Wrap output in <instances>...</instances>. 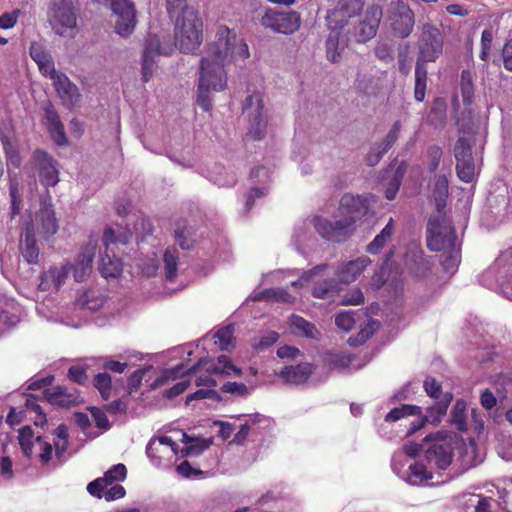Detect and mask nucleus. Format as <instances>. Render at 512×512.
Listing matches in <instances>:
<instances>
[{
    "label": "nucleus",
    "instance_id": "f257e3e1",
    "mask_svg": "<svg viewBox=\"0 0 512 512\" xmlns=\"http://www.w3.org/2000/svg\"><path fill=\"white\" fill-rule=\"evenodd\" d=\"M250 56L244 39L225 25L218 27L215 40L207 44L206 55L200 60L197 104L204 110L212 109V91H222L227 86L225 66L244 61Z\"/></svg>",
    "mask_w": 512,
    "mask_h": 512
},
{
    "label": "nucleus",
    "instance_id": "f03ea898",
    "mask_svg": "<svg viewBox=\"0 0 512 512\" xmlns=\"http://www.w3.org/2000/svg\"><path fill=\"white\" fill-rule=\"evenodd\" d=\"M443 39L439 29L425 25L421 34L419 58L415 67L414 98L422 102L426 93L427 69L426 62L435 61L442 53Z\"/></svg>",
    "mask_w": 512,
    "mask_h": 512
},
{
    "label": "nucleus",
    "instance_id": "7ed1b4c3",
    "mask_svg": "<svg viewBox=\"0 0 512 512\" xmlns=\"http://www.w3.org/2000/svg\"><path fill=\"white\" fill-rule=\"evenodd\" d=\"M203 23L195 10H186L175 20V45L184 53H195L203 41Z\"/></svg>",
    "mask_w": 512,
    "mask_h": 512
},
{
    "label": "nucleus",
    "instance_id": "20e7f679",
    "mask_svg": "<svg viewBox=\"0 0 512 512\" xmlns=\"http://www.w3.org/2000/svg\"><path fill=\"white\" fill-rule=\"evenodd\" d=\"M259 24L273 33L289 36L299 31L302 25V16L295 10L265 7L259 17Z\"/></svg>",
    "mask_w": 512,
    "mask_h": 512
},
{
    "label": "nucleus",
    "instance_id": "39448f33",
    "mask_svg": "<svg viewBox=\"0 0 512 512\" xmlns=\"http://www.w3.org/2000/svg\"><path fill=\"white\" fill-rule=\"evenodd\" d=\"M427 247L439 252L457 244L456 231L443 214L431 216L426 228Z\"/></svg>",
    "mask_w": 512,
    "mask_h": 512
},
{
    "label": "nucleus",
    "instance_id": "423d86ee",
    "mask_svg": "<svg viewBox=\"0 0 512 512\" xmlns=\"http://www.w3.org/2000/svg\"><path fill=\"white\" fill-rule=\"evenodd\" d=\"M132 239V232L124 230L116 235L114 229L108 227L103 233V244L105 246V256L101 257L99 271L105 278H115L122 272V261L120 258L109 255L111 245L123 244L127 245Z\"/></svg>",
    "mask_w": 512,
    "mask_h": 512
},
{
    "label": "nucleus",
    "instance_id": "0eeeda50",
    "mask_svg": "<svg viewBox=\"0 0 512 512\" xmlns=\"http://www.w3.org/2000/svg\"><path fill=\"white\" fill-rule=\"evenodd\" d=\"M77 0H51L48 19L57 34L63 36L67 29L77 26Z\"/></svg>",
    "mask_w": 512,
    "mask_h": 512
},
{
    "label": "nucleus",
    "instance_id": "6e6552de",
    "mask_svg": "<svg viewBox=\"0 0 512 512\" xmlns=\"http://www.w3.org/2000/svg\"><path fill=\"white\" fill-rule=\"evenodd\" d=\"M313 226L316 232L325 240L334 243H343L356 231L351 222L343 220L336 212L333 220L316 216L313 219Z\"/></svg>",
    "mask_w": 512,
    "mask_h": 512
},
{
    "label": "nucleus",
    "instance_id": "1a4fd4ad",
    "mask_svg": "<svg viewBox=\"0 0 512 512\" xmlns=\"http://www.w3.org/2000/svg\"><path fill=\"white\" fill-rule=\"evenodd\" d=\"M364 5V0H338L325 16L328 29L341 32L352 18L362 14Z\"/></svg>",
    "mask_w": 512,
    "mask_h": 512
},
{
    "label": "nucleus",
    "instance_id": "9d476101",
    "mask_svg": "<svg viewBox=\"0 0 512 512\" xmlns=\"http://www.w3.org/2000/svg\"><path fill=\"white\" fill-rule=\"evenodd\" d=\"M423 388L426 394L435 400V403L427 408V413L430 416L431 423L438 425L447 413L453 400V394L449 391L443 392L441 383L431 376L426 377Z\"/></svg>",
    "mask_w": 512,
    "mask_h": 512
},
{
    "label": "nucleus",
    "instance_id": "9b49d317",
    "mask_svg": "<svg viewBox=\"0 0 512 512\" xmlns=\"http://www.w3.org/2000/svg\"><path fill=\"white\" fill-rule=\"evenodd\" d=\"M383 17L381 6L372 4L354 26L353 36L357 43H366L372 40L379 29Z\"/></svg>",
    "mask_w": 512,
    "mask_h": 512
},
{
    "label": "nucleus",
    "instance_id": "f8f14e48",
    "mask_svg": "<svg viewBox=\"0 0 512 512\" xmlns=\"http://www.w3.org/2000/svg\"><path fill=\"white\" fill-rule=\"evenodd\" d=\"M389 21L395 34L401 38L408 37L415 23L414 13L403 0L391 2L389 6Z\"/></svg>",
    "mask_w": 512,
    "mask_h": 512
},
{
    "label": "nucleus",
    "instance_id": "ddd939ff",
    "mask_svg": "<svg viewBox=\"0 0 512 512\" xmlns=\"http://www.w3.org/2000/svg\"><path fill=\"white\" fill-rule=\"evenodd\" d=\"M112 11L115 15L114 29L121 37L130 36L136 27V9L130 0L112 1Z\"/></svg>",
    "mask_w": 512,
    "mask_h": 512
},
{
    "label": "nucleus",
    "instance_id": "4468645a",
    "mask_svg": "<svg viewBox=\"0 0 512 512\" xmlns=\"http://www.w3.org/2000/svg\"><path fill=\"white\" fill-rule=\"evenodd\" d=\"M172 45H162L157 35H149L146 38L144 52L142 57V79L143 82H148L154 72L156 61L155 57L159 55L168 56L173 52Z\"/></svg>",
    "mask_w": 512,
    "mask_h": 512
},
{
    "label": "nucleus",
    "instance_id": "2eb2a0df",
    "mask_svg": "<svg viewBox=\"0 0 512 512\" xmlns=\"http://www.w3.org/2000/svg\"><path fill=\"white\" fill-rule=\"evenodd\" d=\"M456 159V172L459 179L471 183L475 179V163L472 155V146L464 137L458 138L454 146Z\"/></svg>",
    "mask_w": 512,
    "mask_h": 512
},
{
    "label": "nucleus",
    "instance_id": "dca6fc26",
    "mask_svg": "<svg viewBox=\"0 0 512 512\" xmlns=\"http://www.w3.org/2000/svg\"><path fill=\"white\" fill-rule=\"evenodd\" d=\"M368 211V198L362 195L352 194L343 195L337 209L338 216L347 222H351L352 227H356V223L365 217Z\"/></svg>",
    "mask_w": 512,
    "mask_h": 512
},
{
    "label": "nucleus",
    "instance_id": "f3484780",
    "mask_svg": "<svg viewBox=\"0 0 512 512\" xmlns=\"http://www.w3.org/2000/svg\"><path fill=\"white\" fill-rule=\"evenodd\" d=\"M254 101L257 106L255 113H250V124L247 135L253 140H261L264 138L266 133L267 119L263 115V100L260 94L248 95L243 103V109L249 110L252 108Z\"/></svg>",
    "mask_w": 512,
    "mask_h": 512
},
{
    "label": "nucleus",
    "instance_id": "a211bd4d",
    "mask_svg": "<svg viewBox=\"0 0 512 512\" xmlns=\"http://www.w3.org/2000/svg\"><path fill=\"white\" fill-rule=\"evenodd\" d=\"M97 246V238L90 236L87 243L82 246L75 264L70 266L76 282L85 281L92 273Z\"/></svg>",
    "mask_w": 512,
    "mask_h": 512
},
{
    "label": "nucleus",
    "instance_id": "6ab92c4d",
    "mask_svg": "<svg viewBox=\"0 0 512 512\" xmlns=\"http://www.w3.org/2000/svg\"><path fill=\"white\" fill-rule=\"evenodd\" d=\"M127 469L124 464L113 465L108 471L104 473L103 477H99L91 481L87 485L88 493L93 497H100V492L103 489L113 485L116 482H121L126 479Z\"/></svg>",
    "mask_w": 512,
    "mask_h": 512
},
{
    "label": "nucleus",
    "instance_id": "aec40b11",
    "mask_svg": "<svg viewBox=\"0 0 512 512\" xmlns=\"http://www.w3.org/2000/svg\"><path fill=\"white\" fill-rule=\"evenodd\" d=\"M53 86L64 107L69 110L77 107L81 101V93L78 87L65 75H57Z\"/></svg>",
    "mask_w": 512,
    "mask_h": 512
},
{
    "label": "nucleus",
    "instance_id": "412c9836",
    "mask_svg": "<svg viewBox=\"0 0 512 512\" xmlns=\"http://www.w3.org/2000/svg\"><path fill=\"white\" fill-rule=\"evenodd\" d=\"M44 396L50 404L61 408H71L82 402L78 390H69L65 386H55L46 389Z\"/></svg>",
    "mask_w": 512,
    "mask_h": 512
},
{
    "label": "nucleus",
    "instance_id": "4be33fe9",
    "mask_svg": "<svg viewBox=\"0 0 512 512\" xmlns=\"http://www.w3.org/2000/svg\"><path fill=\"white\" fill-rule=\"evenodd\" d=\"M43 111V122L46 125L53 141L59 146L67 144L64 125L61 122L54 105L50 101H47L43 106Z\"/></svg>",
    "mask_w": 512,
    "mask_h": 512
},
{
    "label": "nucleus",
    "instance_id": "5701e85b",
    "mask_svg": "<svg viewBox=\"0 0 512 512\" xmlns=\"http://www.w3.org/2000/svg\"><path fill=\"white\" fill-rule=\"evenodd\" d=\"M35 159L38 163L39 179L43 186H55L59 181V171L56 161L44 151H36Z\"/></svg>",
    "mask_w": 512,
    "mask_h": 512
},
{
    "label": "nucleus",
    "instance_id": "b1692460",
    "mask_svg": "<svg viewBox=\"0 0 512 512\" xmlns=\"http://www.w3.org/2000/svg\"><path fill=\"white\" fill-rule=\"evenodd\" d=\"M453 455V447L450 443L437 441L429 446L425 457L430 464H434L438 469L446 470L452 463Z\"/></svg>",
    "mask_w": 512,
    "mask_h": 512
},
{
    "label": "nucleus",
    "instance_id": "393cba45",
    "mask_svg": "<svg viewBox=\"0 0 512 512\" xmlns=\"http://www.w3.org/2000/svg\"><path fill=\"white\" fill-rule=\"evenodd\" d=\"M314 369L313 364L302 362L297 365L284 366L277 375L287 384L299 385L311 377Z\"/></svg>",
    "mask_w": 512,
    "mask_h": 512
},
{
    "label": "nucleus",
    "instance_id": "a878e982",
    "mask_svg": "<svg viewBox=\"0 0 512 512\" xmlns=\"http://www.w3.org/2000/svg\"><path fill=\"white\" fill-rule=\"evenodd\" d=\"M20 251L27 263L36 264L38 262L40 250L36 242L33 222H28L25 226L21 235Z\"/></svg>",
    "mask_w": 512,
    "mask_h": 512
},
{
    "label": "nucleus",
    "instance_id": "bb28decb",
    "mask_svg": "<svg viewBox=\"0 0 512 512\" xmlns=\"http://www.w3.org/2000/svg\"><path fill=\"white\" fill-rule=\"evenodd\" d=\"M70 271L71 268L68 264L50 267L47 271L42 273L39 289L41 291H48L53 288L58 291L64 284Z\"/></svg>",
    "mask_w": 512,
    "mask_h": 512
},
{
    "label": "nucleus",
    "instance_id": "cd10ccee",
    "mask_svg": "<svg viewBox=\"0 0 512 512\" xmlns=\"http://www.w3.org/2000/svg\"><path fill=\"white\" fill-rule=\"evenodd\" d=\"M370 263L368 257H360L343 264L338 271L339 281L345 284L353 282Z\"/></svg>",
    "mask_w": 512,
    "mask_h": 512
},
{
    "label": "nucleus",
    "instance_id": "c85d7f7f",
    "mask_svg": "<svg viewBox=\"0 0 512 512\" xmlns=\"http://www.w3.org/2000/svg\"><path fill=\"white\" fill-rule=\"evenodd\" d=\"M40 233L45 240H48L58 231V222L54 210L50 206L42 207L36 216Z\"/></svg>",
    "mask_w": 512,
    "mask_h": 512
},
{
    "label": "nucleus",
    "instance_id": "c756f323",
    "mask_svg": "<svg viewBox=\"0 0 512 512\" xmlns=\"http://www.w3.org/2000/svg\"><path fill=\"white\" fill-rule=\"evenodd\" d=\"M394 221L392 218L388 221L386 226L379 234L367 245L366 251L370 254L377 255L386 246L387 242L391 240L394 234Z\"/></svg>",
    "mask_w": 512,
    "mask_h": 512
},
{
    "label": "nucleus",
    "instance_id": "7c9ffc66",
    "mask_svg": "<svg viewBox=\"0 0 512 512\" xmlns=\"http://www.w3.org/2000/svg\"><path fill=\"white\" fill-rule=\"evenodd\" d=\"M340 291V283L336 279H325L314 285L312 295L319 299H332L338 295Z\"/></svg>",
    "mask_w": 512,
    "mask_h": 512
},
{
    "label": "nucleus",
    "instance_id": "2f4dec72",
    "mask_svg": "<svg viewBox=\"0 0 512 512\" xmlns=\"http://www.w3.org/2000/svg\"><path fill=\"white\" fill-rule=\"evenodd\" d=\"M290 326L306 338L319 339L320 332L316 326L299 315L293 314L290 317Z\"/></svg>",
    "mask_w": 512,
    "mask_h": 512
},
{
    "label": "nucleus",
    "instance_id": "473e14b6",
    "mask_svg": "<svg viewBox=\"0 0 512 512\" xmlns=\"http://www.w3.org/2000/svg\"><path fill=\"white\" fill-rule=\"evenodd\" d=\"M448 188V179L446 176H439L435 181L432 192L438 214H442V211L446 206Z\"/></svg>",
    "mask_w": 512,
    "mask_h": 512
},
{
    "label": "nucleus",
    "instance_id": "72a5a7b5",
    "mask_svg": "<svg viewBox=\"0 0 512 512\" xmlns=\"http://www.w3.org/2000/svg\"><path fill=\"white\" fill-rule=\"evenodd\" d=\"M17 439L23 455L27 459H31L33 455V445L34 442H36L33 429L30 426L20 428Z\"/></svg>",
    "mask_w": 512,
    "mask_h": 512
},
{
    "label": "nucleus",
    "instance_id": "f704fd0d",
    "mask_svg": "<svg viewBox=\"0 0 512 512\" xmlns=\"http://www.w3.org/2000/svg\"><path fill=\"white\" fill-rule=\"evenodd\" d=\"M421 414V407L412 404H401L398 407L393 408L390 412L385 416L386 422H396L400 419L415 416Z\"/></svg>",
    "mask_w": 512,
    "mask_h": 512
},
{
    "label": "nucleus",
    "instance_id": "c9c22d12",
    "mask_svg": "<svg viewBox=\"0 0 512 512\" xmlns=\"http://www.w3.org/2000/svg\"><path fill=\"white\" fill-rule=\"evenodd\" d=\"M0 140L6 156L8 168L10 166H12L13 168H19L22 160L15 144L10 140V138L7 135L4 134L0 136Z\"/></svg>",
    "mask_w": 512,
    "mask_h": 512
},
{
    "label": "nucleus",
    "instance_id": "e433bc0d",
    "mask_svg": "<svg viewBox=\"0 0 512 512\" xmlns=\"http://www.w3.org/2000/svg\"><path fill=\"white\" fill-rule=\"evenodd\" d=\"M432 477V473L421 462H415L409 466L408 482L412 485H420Z\"/></svg>",
    "mask_w": 512,
    "mask_h": 512
},
{
    "label": "nucleus",
    "instance_id": "4c0bfd02",
    "mask_svg": "<svg viewBox=\"0 0 512 512\" xmlns=\"http://www.w3.org/2000/svg\"><path fill=\"white\" fill-rule=\"evenodd\" d=\"M474 75L470 70H463L461 73V95L465 105H471L474 100Z\"/></svg>",
    "mask_w": 512,
    "mask_h": 512
},
{
    "label": "nucleus",
    "instance_id": "58836bf2",
    "mask_svg": "<svg viewBox=\"0 0 512 512\" xmlns=\"http://www.w3.org/2000/svg\"><path fill=\"white\" fill-rule=\"evenodd\" d=\"M444 251L445 252L441 259V265L446 272H453L460 263V247H458L456 244L455 246L446 248Z\"/></svg>",
    "mask_w": 512,
    "mask_h": 512
},
{
    "label": "nucleus",
    "instance_id": "ea45409f",
    "mask_svg": "<svg viewBox=\"0 0 512 512\" xmlns=\"http://www.w3.org/2000/svg\"><path fill=\"white\" fill-rule=\"evenodd\" d=\"M451 423L456 426L459 431L467 430L466 422V402L463 399L456 400L451 410Z\"/></svg>",
    "mask_w": 512,
    "mask_h": 512
},
{
    "label": "nucleus",
    "instance_id": "a19ab883",
    "mask_svg": "<svg viewBox=\"0 0 512 512\" xmlns=\"http://www.w3.org/2000/svg\"><path fill=\"white\" fill-rule=\"evenodd\" d=\"M93 385L99 391L103 400L107 401L111 396L112 378L106 373H98L93 378Z\"/></svg>",
    "mask_w": 512,
    "mask_h": 512
},
{
    "label": "nucleus",
    "instance_id": "79ce46f5",
    "mask_svg": "<svg viewBox=\"0 0 512 512\" xmlns=\"http://www.w3.org/2000/svg\"><path fill=\"white\" fill-rule=\"evenodd\" d=\"M178 253L175 249H167L163 256L165 277L168 281H173L177 274Z\"/></svg>",
    "mask_w": 512,
    "mask_h": 512
},
{
    "label": "nucleus",
    "instance_id": "37998d69",
    "mask_svg": "<svg viewBox=\"0 0 512 512\" xmlns=\"http://www.w3.org/2000/svg\"><path fill=\"white\" fill-rule=\"evenodd\" d=\"M212 371L216 374L230 375L234 373L236 376L242 375L241 369L236 367L226 355H220L217 358V363L213 366Z\"/></svg>",
    "mask_w": 512,
    "mask_h": 512
},
{
    "label": "nucleus",
    "instance_id": "c03bdc74",
    "mask_svg": "<svg viewBox=\"0 0 512 512\" xmlns=\"http://www.w3.org/2000/svg\"><path fill=\"white\" fill-rule=\"evenodd\" d=\"M215 338V343L219 345L222 351L229 350L234 340V326L230 324L219 329L215 334Z\"/></svg>",
    "mask_w": 512,
    "mask_h": 512
},
{
    "label": "nucleus",
    "instance_id": "a18cd8bd",
    "mask_svg": "<svg viewBox=\"0 0 512 512\" xmlns=\"http://www.w3.org/2000/svg\"><path fill=\"white\" fill-rule=\"evenodd\" d=\"M166 9L169 17L174 20L185 14L186 10H195L187 5V0H166Z\"/></svg>",
    "mask_w": 512,
    "mask_h": 512
},
{
    "label": "nucleus",
    "instance_id": "49530a36",
    "mask_svg": "<svg viewBox=\"0 0 512 512\" xmlns=\"http://www.w3.org/2000/svg\"><path fill=\"white\" fill-rule=\"evenodd\" d=\"M493 64L500 66L505 70L512 72V38L507 40L502 48L501 56L493 59Z\"/></svg>",
    "mask_w": 512,
    "mask_h": 512
},
{
    "label": "nucleus",
    "instance_id": "de8ad7c7",
    "mask_svg": "<svg viewBox=\"0 0 512 512\" xmlns=\"http://www.w3.org/2000/svg\"><path fill=\"white\" fill-rule=\"evenodd\" d=\"M341 32H336L335 35H329L326 40V56L330 62H337L340 57L339 52V34Z\"/></svg>",
    "mask_w": 512,
    "mask_h": 512
},
{
    "label": "nucleus",
    "instance_id": "09e8293b",
    "mask_svg": "<svg viewBox=\"0 0 512 512\" xmlns=\"http://www.w3.org/2000/svg\"><path fill=\"white\" fill-rule=\"evenodd\" d=\"M39 446V458L42 464H47L52 459L53 445L45 437L37 436L35 439Z\"/></svg>",
    "mask_w": 512,
    "mask_h": 512
},
{
    "label": "nucleus",
    "instance_id": "8fccbe9b",
    "mask_svg": "<svg viewBox=\"0 0 512 512\" xmlns=\"http://www.w3.org/2000/svg\"><path fill=\"white\" fill-rule=\"evenodd\" d=\"M100 497L98 499L104 498L106 501H114L121 499L125 496L126 491L125 488L120 484H113L106 489L101 490Z\"/></svg>",
    "mask_w": 512,
    "mask_h": 512
},
{
    "label": "nucleus",
    "instance_id": "3c124183",
    "mask_svg": "<svg viewBox=\"0 0 512 512\" xmlns=\"http://www.w3.org/2000/svg\"><path fill=\"white\" fill-rule=\"evenodd\" d=\"M67 377L76 384L85 385L88 381L87 369L80 365L71 366L68 370Z\"/></svg>",
    "mask_w": 512,
    "mask_h": 512
},
{
    "label": "nucleus",
    "instance_id": "603ef678",
    "mask_svg": "<svg viewBox=\"0 0 512 512\" xmlns=\"http://www.w3.org/2000/svg\"><path fill=\"white\" fill-rule=\"evenodd\" d=\"M400 130H401V123H400V121H396L382 142V148H381L382 153L388 152V150L395 144V142L398 139Z\"/></svg>",
    "mask_w": 512,
    "mask_h": 512
},
{
    "label": "nucleus",
    "instance_id": "864d4df0",
    "mask_svg": "<svg viewBox=\"0 0 512 512\" xmlns=\"http://www.w3.org/2000/svg\"><path fill=\"white\" fill-rule=\"evenodd\" d=\"M9 191L11 197V210L12 216L19 214L20 212V203H21V195L19 193V184L17 180H10Z\"/></svg>",
    "mask_w": 512,
    "mask_h": 512
},
{
    "label": "nucleus",
    "instance_id": "5fc2aeb1",
    "mask_svg": "<svg viewBox=\"0 0 512 512\" xmlns=\"http://www.w3.org/2000/svg\"><path fill=\"white\" fill-rule=\"evenodd\" d=\"M336 326L346 332L353 329L355 325L354 314L352 312H341L336 315L335 318Z\"/></svg>",
    "mask_w": 512,
    "mask_h": 512
},
{
    "label": "nucleus",
    "instance_id": "6e6d98bb",
    "mask_svg": "<svg viewBox=\"0 0 512 512\" xmlns=\"http://www.w3.org/2000/svg\"><path fill=\"white\" fill-rule=\"evenodd\" d=\"M327 361L332 368H346L351 363V358L344 353H329Z\"/></svg>",
    "mask_w": 512,
    "mask_h": 512
},
{
    "label": "nucleus",
    "instance_id": "4d7b16f0",
    "mask_svg": "<svg viewBox=\"0 0 512 512\" xmlns=\"http://www.w3.org/2000/svg\"><path fill=\"white\" fill-rule=\"evenodd\" d=\"M442 149L438 145H432L428 148V157H429V171L435 172L439 166L440 160L442 158Z\"/></svg>",
    "mask_w": 512,
    "mask_h": 512
},
{
    "label": "nucleus",
    "instance_id": "13d9d810",
    "mask_svg": "<svg viewBox=\"0 0 512 512\" xmlns=\"http://www.w3.org/2000/svg\"><path fill=\"white\" fill-rule=\"evenodd\" d=\"M221 391L229 394H236L239 396H247L249 391L244 383L240 382H227L221 387Z\"/></svg>",
    "mask_w": 512,
    "mask_h": 512
},
{
    "label": "nucleus",
    "instance_id": "bf43d9fd",
    "mask_svg": "<svg viewBox=\"0 0 512 512\" xmlns=\"http://www.w3.org/2000/svg\"><path fill=\"white\" fill-rule=\"evenodd\" d=\"M38 68L43 76L48 77L54 83L57 79V75L64 74L63 72L56 71L54 66L53 58L51 57L47 61H44L38 65Z\"/></svg>",
    "mask_w": 512,
    "mask_h": 512
},
{
    "label": "nucleus",
    "instance_id": "052dcab7",
    "mask_svg": "<svg viewBox=\"0 0 512 512\" xmlns=\"http://www.w3.org/2000/svg\"><path fill=\"white\" fill-rule=\"evenodd\" d=\"M30 56L36 62L37 65L47 61L52 56L45 51V49L37 43H32L30 46Z\"/></svg>",
    "mask_w": 512,
    "mask_h": 512
},
{
    "label": "nucleus",
    "instance_id": "680f3d73",
    "mask_svg": "<svg viewBox=\"0 0 512 512\" xmlns=\"http://www.w3.org/2000/svg\"><path fill=\"white\" fill-rule=\"evenodd\" d=\"M20 15V10L16 9L12 12L3 13L0 16V28L1 29H10L14 27L17 23L18 17Z\"/></svg>",
    "mask_w": 512,
    "mask_h": 512
},
{
    "label": "nucleus",
    "instance_id": "e2e57ef3",
    "mask_svg": "<svg viewBox=\"0 0 512 512\" xmlns=\"http://www.w3.org/2000/svg\"><path fill=\"white\" fill-rule=\"evenodd\" d=\"M91 413L95 424L99 429L107 430L110 428V423L107 418L106 411L100 410L99 408H92Z\"/></svg>",
    "mask_w": 512,
    "mask_h": 512
},
{
    "label": "nucleus",
    "instance_id": "0e129e2a",
    "mask_svg": "<svg viewBox=\"0 0 512 512\" xmlns=\"http://www.w3.org/2000/svg\"><path fill=\"white\" fill-rule=\"evenodd\" d=\"M175 241L183 250H190L193 247V242L189 238V232L186 229L175 231Z\"/></svg>",
    "mask_w": 512,
    "mask_h": 512
},
{
    "label": "nucleus",
    "instance_id": "69168bd1",
    "mask_svg": "<svg viewBox=\"0 0 512 512\" xmlns=\"http://www.w3.org/2000/svg\"><path fill=\"white\" fill-rule=\"evenodd\" d=\"M104 408L106 412L113 415L126 413L127 402L123 399H117L105 405Z\"/></svg>",
    "mask_w": 512,
    "mask_h": 512
},
{
    "label": "nucleus",
    "instance_id": "338daca9",
    "mask_svg": "<svg viewBox=\"0 0 512 512\" xmlns=\"http://www.w3.org/2000/svg\"><path fill=\"white\" fill-rule=\"evenodd\" d=\"M364 303V295L360 289H354L350 295H346L342 300V305H360Z\"/></svg>",
    "mask_w": 512,
    "mask_h": 512
},
{
    "label": "nucleus",
    "instance_id": "774afa93",
    "mask_svg": "<svg viewBox=\"0 0 512 512\" xmlns=\"http://www.w3.org/2000/svg\"><path fill=\"white\" fill-rule=\"evenodd\" d=\"M279 339V334L275 331H269L265 335H263L257 345L255 346L257 349H264L275 344Z\"/></svg>",
    "mask_w": 512,
    "mask_h": 512
}]
</instances>
